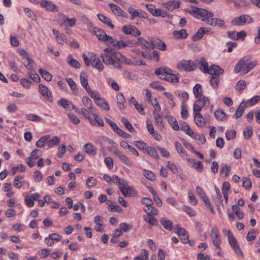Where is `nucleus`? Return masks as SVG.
I'll return each instance as SVG.
<instances>
[{"instance_id":"obj_30","label":"nucleus","mask_w":260,"mask_h":260,"mask_svg":"<svg viewBox=\"0 0 260 260\" xmlns=\"http://www.w3.org/2000/svg\"><path fill=\"white\" fill-rule=\"evenodd\" d=\"M98 17L102 22L107 24L111 28H114V25L112 24L111 20L109 18L105 16V15L102 14H99L98 15Z\"/></svg>"},{"instance_id":"obj_17","label":"nucleus","mask_w":260,"mask_h":260,"mask_svg":"<svg viewBox=\"0 0 260 260\" xmlns=\"http://www.w3.org/2000/svg\"><path fill=\"white\" fill-rule=\"evenodd\" d=\"M40 4L42 7L45 8L47 10L49 11L57 12L58 11L56 6L50 1L42 0Z\"/></svg>"},{"instance_id":"obj_2","label":"nucleus","mask_w":260,"mask_h":260,"mask_svg":"<svg viewBox=\"0 0 260 260\" xmlns=\"http://www.w3.org/2000/svg\"><path fill=\"white\" fill-rule=\"evenodd\" d=\"M257 64V61L250 56H245L240 59L235 67L234 71L238 73L242 71L245 74L248 73Z\"/></svg>"},{"instance_id":"obj_25","label":"nucleus","mask_w":260,"mask_h":260,"mask_svg":"<svg viewBox=\"0 0 260 260\" xmlns=\"http://www.w3.org/2000/svg\"><path fill=\"white\" fill-rule=\"evenodd\" d=\"M65 80L70 87L74 95H77L78 94V88L75 82L73 80L72 78H66Z\"/></svg>"},{"instance_id":"obj_49","label":"nucleus","mask_w":260,"mask_h":260,"mask_svg":"<svg viewBox=\"0 0 260 260\" xmlns=\"http://www.w3.org/2000/svg\"><path fill=\"white\" fill-rule=\"evenodd\" d=\"M146 150L150 156L157 159L159 158L156 150L154 148L148 146Z\"/></svg>"},{"instance_id":"obj_3","label":"nucleus","mask_w":260,"mask_h":260,"mask_svg":"<svg viewBox=\"0 0 260 260\" xmlns=\"http://www.w3.org/2000/svg\"><path fill=\"white\" fill-rule=\"evenodd\" d=\"M156 75L160 76V79L166 80L172 83H177L179 82V75H175L172 73V71L167 67H160L157 68L155 71Z\"/></svg>"},{"instance_id":"obj_36","label":"nucleus","mask_w":260,"mask_h":260,"mask_svg":"<svg viewBox=\"0 0 260 260\" xmlns=\"http://www.w3.org/2000/svg\"><path fill=\"white\" fill-rule=\"evenodd\" d=\"M175 145L177 151L181 156L184 157L186 156V152L185 150L183 149L180 143H179V142H176Z\"/></svg>"},{"instance_id":"obj_20","label":"nucleus","mask_w":260,"mask_h":260,"mask_svg":"<svg viewBox=\"0 0 260 260\" xmlns=\"http://www.w3.org/2000/svg\"><path fill=\"white\" fill-rule=\"evenodd\" d=\"M83 149L87 154L90 155L94 156L97 153V149L90 143L85 144L83 146Z\"/></svg>"},{"instance_id":"obj_35","label":"nucleus","mask_w":260,"mask_h":260,"mask_svg":"<svg viewBox=\"0 0 260 260\" xmlns=\"http://www.w3.org/2000/svg\"><path fill=\"white\" fill-rule=\"evenodd\" d=\"M76 19L75 18H67L63 20L61 25L66 26L72 27L76 24Z\"/></svg>"},{"instance_id":"obj_21","label":"nucleus","mask_w":260,"mask_h":260,"mask_svg":"<svg viewBox=\"0 0 260 260\" xmlns=\"http://www.w3.org/2000/svg\"><path fill=\"white\" fill-rule=\"evenodd\" d=\"M154 47L157 48L159 50L165 51L167 47L165 43L159 39L153 40L152 41V44L151 45V49H152Z\"/></svg>"},{"instance_id":"obj_1","label":"nucleus","mask_w":260,"mask_h":260,"mask_svg":"<svg viewBox=\"0 0 260 260\" xmlns=\"http://www.w3.org/2000/svg\"><path fill=\"white\" fill-rule=\"evenodd\" d=\"M101 57L103 62L107 65H112L116 69H121L120 63H127V59L121 53L115 51L113 56L106 54H101Z\"/></svg>"},{"instance_id":"obj_58","label":"nucleus","mask_w":260,"mask_h":260,"mask_svg":"<svg viewBox=\"0 0 260 260\" xmlns=\"http://www.w3.org/2000/svg\"><path fill=\"white\" fill-rule=\"evenodd\" d=\"M167 167L170 169L174 174H176L178 172V170L177 166L173 163L170 161L167 162Z\"/></svg>"},{"instance_id":"obj_23","label":"nucleus","mask_w":260,"mask_h":260,"mask_svg":"<svg viewBox=\"0 0 260 260\" xmlns=\"http://www.w3.org/2000/svg\"><path fill=\"white\" fill-rule=\"evenodd\" d=\"M194 119L196 123L199 127H202L205 124V120L203 116L198 112H194Z\"/></svg>"},{"instance_id":"obj_59","label":"nucleus","mask_w":260,"mask_h":260,"mask_svg":"<svg viewBox=\"0 0 260 260\" xmlns=\"http://www.w3.org/2000/svg\"><path fill=\"white\" fill-rule=\"evenodd\" d=\"M135 144L138 148L142 150H146L148 147L146 143L141 141L135 142Z\"/></svg>"},{"instance_id":"obj_46","label":"nucleus","mask_w":260,"mask_h":260,"mask_svg":"<svg viewBox=\"0 0 260 260\" xmlns=\"http://www.w3.org/2000/svg\"><path fill=\"white\" fill-rule=\"evenodd\" d=\"M144 210L149 216L156 215L158 214V210L152 206L144 209Z\"/></svg>"},{"instance_id":"obj_45","label":"nucleus","mask_w":260,"mask_h":260,"mask_svg":"<svg viewBox=\"0 0 260 260\" xmlns=\"http://www.w3.org/2000/svg\"><path fill=\"white\" fill-rule=\"evenodd\" d=\"M138 43L140 45L145 47V48L151 49V45L152 44V41H151V42H149L142 38H139Z\"/></svg>"},{"instance_id":"obj_54","label":"nucleus","mask_w":260,"mask_h":260,"mask_svg":"<svg viewBox=\"0 0 260 260\" xmlns=\"http://www.w3.org/2000/svg\"><path fill=\"white\" fill-rule=\"evenodd\" d=\"M24 12L25 13L26 15L29 18L33 19V20H36L37 19V17L36 15L30 9L27 8H24Z\"/></svg>"},{"instance_id":"obj_26","label":"nucleus","mask_w":260,"mask_h":260,"mask_svg":"<svg viewBox=\"0 0 260 260\" xmlns=\"http://www.w3.org/2000/svg\"><path fill=\"white\" fill-rule=\"evenodd\" d=\"M174 38L177 39H184L187 37V34L185 29H182L179 31L175 30L173 32Z\"/></svg>"},{"instance_id":"obj_9","label":"nucleus","mask_w":260,"mask_h":260,"mask_svg":"<svg viewBox=\"0 0 260 260\" xmlns=\"http://www.w3.org/2000/svg\"><path fill=\"white\" fill-rule=\"evenodd\" d=\"M210 236L213 244L219 249H220V245L221 238L219 235V231L217 228L214 227L211 231Z\"/></svg>"},{"instance_id":"obj_38","label":"nucleus","mask_w":260,"mask_h":260,"mask_svg":"<svg viewBox=\"0 0 260 260\" xmlns=\"http://www.w3.org/2000/svg\"><path fill=\"white\" fill-rule=\"evenodd\" d=\"M57 104L58 105L62 107L63 108L71 110V103L64 99H61L58 101Z\"/></svg>"},{"instance_id":"obj_39","label":"nucleus","mask_w":260,"mask_h":260,"mask_svg":"<svg viewBox=\"0 0 260 260\" xmlns=\"http://www.w3.org/2000/svg\"><path fill=\"white\" fill-rule=\"evenodd\" d=\"M60 139L58 137L55 136L52 139L47 141V145L49 147H51L53 146L57 145L59 144Z\"/></svg>"},{"instance_id":"obj_27","label":"nucleus","mask_w":260,"mask_h":260,"mask_svg":"<svg viewBox=\"0 0 260 260\" xmlns=\"http://www.w3.org/2000/svg\"><path fill=\"white\" fill-rule=\"evenodd\" d=\"M193 92L196 98H201V97H205L203 94L202 88L201 85L197 84L193 88Z\"/></svg>"},{"instance_id":"obj_32","label":"nucleus","mask_w":260,"mask_h":260,"mask_svg":"<svg viewBox=\"0 0 260 260\" xmlns=\"http://www.w3.org/2000/svg\"><path fill=\"white\" fill-rule=\"evenodd\" d=\"M50 137V135H46L41 137L37 142L36 146L39 148L43 147L45 146V144H47V141L49 140Z\"/></svg>"},{"instance_id":"obj_52","label":"nucleus","mask_w":260,"mask_h":260,"mask_svg":"<svg viewBox=\"0 0 260 260\" xmlns=\"http://www.w3.org/2000/svg\"><path fill=\"white\" fill-rule=\"evenodd\" d=\"M149 86L152 88L160 91H164L165 90V87L161 86L158 81H154L150 83Z\"/></svg>"},{"instance_id":"obj_18","label":"nucleus","mask_w":260,"mask_h":260,"mask_svg":"<svg viewBox=\"0 0 260 260\" xmlns=\"http://www.w3.org/2000/svg\"><path fill=\"white\" fill-rule=\"evenodd\" d=\"M116 156H117L121 161L128 166H133V163L130 159L125 155L122 154L119 151L114 150L113 152Z\"/></svg>"},{"instance_id":"obj_60","label":"nucleus","mask_w":260,"mask_h":260,"mask_svg":"<svg viewBox=\"0 0 260 260\" xmlns=\"http://www.w3.org/2000/svg\"><path fill=\"white\" fill-rule=\"evenodd\" d=\"M202 200L205 203V206H207L209 208V209L211 212V213L213 214H214V210L213 209V208L211 204L210 203V202L209 201L208 198L207 197H206V198L202 199Z\"/></svg>"},{"instance_id":"obj_10","label":"nucleus","mask_w":260,"mask_h":260,"mask_svg":"<svg viewBox=\"0 0 260 260\" xmlns=\"http://www.w3.org/2000/svg\"><path fill=\"white\" fill-rule=\"evenodd\" d=\"M122 31L126 35H131L135 37L139 36L141 34L140 31L135 26L131 25H126L122 27Z\"/></svg>"},{"instance_id":"obj_47","label":"nucleus","mask_w":260,"mask_h":260,"mask_svg":"<svg viewBox=\"0 0 260 260\" xmlns=\"http://www.w3.org/2000/svg\"><path fill=\"white\" fill-rule=\"evenodd\" d=\"M121 122L124 124V126L129 130L130 132H133L135 131V128L126 118L123 117L121 119Z\"/></svg>"},{"instance_id":"obj_62","label":"nucleus","mask_w":260,"mask_h":260,"mask_svg":"<svg viewBox=\"0 0 260 260\" xmlns=\"http://www.w3.org/2000/svg\"><path fill=\"white\" fill-rule=\"evenodd\" d=\"M68 117L70 121L75 124H78L80 121L79 119L77 117V116L72 113H69L68 114Z\"/></svg>"},{"instance_id":"obj_29","label":"nucleus","mask_w":260,"mask_h":260,"mask_svg":"<svg viewBox=\"0 0 260 260\" xmlns=\"http://www.w3.org/2000/svg\"><path fill=\"white\" fill-rule=\"evenodd\" d=\"M117 104L120 109H124L125 108V99L121 93H118L116 96Z\"/></svg>"},{"instance_id":"obj_55","label":"nucleus","mask_w":260,"mask_h":260,"mask_svg":"<svg viewBox=\"0 0 260 260\" xmlns=\"http://www.w3.org/2000/svg\"><path fill=\"white\" fill-rule=\"evenodd\" d=\"M144 220L152 225H155L157 224L156 219L153 217V216L147 215L144 218Z\"/></svg>"},{"instance_id":"obj_43","label":"nucleus","mask_w":260,"mask_h":260,"mask_svg":"<svg viewBox=\"0 0 260 260\" xmlns=\"http://www.w3.org/2000/svg\"><path fill=\"white\" fill-rule=\"evenodd\" d=\"M68 63L72 67L76 69H79L80 67V63L76 59L72 58L71 55H69L68 57Z\"/></svg>"},{"instance_id":"obj_6","label":"nucleus","mask_w":260,"mask_h":260,"mask_svg":"<svg viewBox=\"0 0 260 260\" xmlns=\"http://www.w3.org/2000/svg\"><path fill=\"white\" fill-rule=\"evenodd\" d=\"M253 21V19L248 15H242L232 20L231 23L233 25L240 26L246 23H250Z\"/></svg>"},{"instance_id":"obj_14","label":"nucleus","mask_w":260,"mask_h":260,"mask_svg":"<svg viewBox=\"0 0 260 260\" xmlns=\"http://www.w3.org/2000/svg\"><path fill=\"white\" fill-rule=\"evenodd\" d=\"M112 12L115 15L119 16H121L123 18H127L128 15L125 13L119 6L114 4H109Z\"/></svg>"},{"instance_id":"obj_12","label":"nucleus","mask_w":260,"mask_h":260,"mask_svg":"<svg viewBox=\"0 0 260 260\" xmlns=\"http://www.w3.org/2000/svg\"><path fill=\"white\" fill-rule=\"evenodd\" d=\"M40 93L48 101L52 102V95L48 88L45 85L41 84L39 86Z\"/></svg>"},{"instance_id":"obj_44","label":"nucleus","mask_w":260,"mask_h":260,"mask_svg":"<svg viewBox=\"0 0 260 260\" xmlns=\"http://www.w3.org/2000/svg\"><path fill=\"white\" fill-rule=\"evenodd\" d=\"M160 222L164 228L167 230L171 231L172 229V223L170 220H166L165 218L160 219Z\"/></svg>"},{"instance_id":"obj_4","label":"nucleus","mask_w":260,"mask_h":260,"mask_svg":"<svg viewBox=\"0 0 260 260\" xmlns=\"http://www.w3.org/2000/svg\"><path fill=\"white\" fill-rule=\"evenodd\" d=\"M200 64L201 65L200 69L204 73H208L209 74H222L224 72V70L218 66L213 64L209 67L208 63L204 58L201 59Z\"/></svg>"},{"instance_id":"obj_48","label":"nucleus","mask_w":260,"mask_h":260,"mask_svg":"<svg viewBox=\"0 0 260 260\" xmlns=\"http://www.w3.org/2000/svg\"><path fill=\"white\" fill-rule=\"evenodd\" d=\"M26 66V68L27 69V74L31 73L35 71V66H36L35 62L32 59H28V63Z\"/></svg>"},{"instance_id":"obj_57","label":"nucleus","mask_w":260,"mask_h":260,"mask_svg":"<svg viewBox=\"0 0 260 260\" xmlns=\"http://www.w3.org/2000/svg\"><path fill=\"white\" fill-rule=\"evenodd\" d=\"M183 210L190 216H194L196 214L195 211L190 207L184 205L182 207Z\"/></svg>"},{"instance_id":"obj_51","label":"nucleus","mask_w":260,"mask_h":260,"mask_svg":"<svg viewBox=\"0 0 260 260\" xmlns=\"http://www.w3.org/2000/svg\"><path fill=\"white\" fill-rule=\"evenodd\" d=\"M111 183H116L118 185L119 187L120 185H122L125 180L120 179L117 176L113 175L111 178Z\"/></svg>"},{"instance_id":"obj_13","label":"nucleus","mask_w":260,"mask_h":260,"mask_svg":"<svg viewBox=\"0 0 260 260\" xmlns=\"http://www.w3.org/2000/svg\"><path fill=\"white\" fill-rule=\"evenodd\" d=\"M90 31L93 33L100 40L103 42H106L109 37L104 31L98 27H93Z\"/></svg>"},{"instance_id":"obj_8","label":"nucleus","mask_w":260,"mask_h":260,"mask_svg":"<svg viewBox=\"0 0 260 260\" xmlns=\"http://www.w3.org/2000/svg\"><path fill=\"white\" fill-rule=\"evenodd\" d=\"M178 69L185 71H193L196 66L192 61L182 60L177 63Z\"/></svg>"},{"instance_id":"obj_61","label":"nucleus","mask_w":260,"mask_h":260,"mask_svg":"<svg viewBox=\"0 0 260 260\" xmlns=\"http://www.w3.org/2000/svg\"><path fill=\"white\" fill-rule=\"evenodd\" d=\"M144 175L148 179L150 180H154L155 178V176L152 172L148 170L144 171Z\"/></svg>"},{"instance_id":"obj_7","label":"nucleus","mask_w":260,"mask_h":260,"mask_svg":"<svg viewBox=\"0 0 260 260\" xmlns=\"http://www.w3.org/2000/svg\"><path fill=\"white\" fill-rule=\"evenodd\" d=\"M197 99L198 100L194 103L193 107L194 112H200L204 106L209 105L210 101L207 97L205 96Z\"/></svg>"},{"instance_id":"obj_28","label":"nucleus","mask_w":260,"mask_h":260,"mask_svg":"<svg viewBox=\"0 0 260 260\" xmlns=\"http://www.w3.org/2000/svg\"><path fill=\"white\" fill-rule=\"evenodd\" d=\"M212 76L210 79V84L211 86L214 89H217L219 83V75L220 74H211Z\"/></svg>"},{"instance_id":"obj_53","label":"nucleus","mask_w":260,"mask_h":260,"mask_svg":"<svg viewBox=\"0 0 260 260\" xmlns=\"http://www.w3.org/2000/svg\"><path fill=\"white\" fill-rule=\"evenodd\" d=\"M252 186V183L249 178L244 177L243 178V187L245 189H250Z\"/></svg>"},{"instance_id":"obj_50","label":"nucleus","mask_w":260,"mask_h":260,"mask_svg":"<svg viewBox=\"0 0 260 260\" xmlns=\"http://www.w3.org/2000/svg\"><path fill=\"white\" fill-rule=\"evenodd\" d=\"M245 107V104L243 103H241L238 108L236 110L235 113V116L238 118L240 117L243 113L244 111V107Z\"/></svg>"},{"instance_id":"obj_42","label":"nucleus","mask_w":260,"mask_h":260,"mask_svg":"<svg viewBox=\"0 0 260 260\" xmlns=\"http://www.w3.org/2000/svg\"><path fill=\"white\" fill-rule=\"evenodd\" d=\"M169 123L172 125V128L175 131H178L180 129V126L175 118L171 116L169 118Z\"/></svg>"},{"instance_id":"obj_22","label":"nucleus","mask_w":260,"mask_h":260,"mask_svg":"<svg viewBox=\"0 0 260 260\" xmlns=\"http://www.w3.org/2000/svg\"><path fill=\"white\" fill-rule=\"evenodd\" d=\"M163 5L168 10L173 11L179 7L180 2L176 1H169L163 4Z\"/></svg>"},{"instance_id":"obj_34","label":"nucleus","mask_w":260,"mask_h":260,"mask_svg":"<svg viewBox=\"0 0 260 260\" xmlns=\"http://www.w3.org/2000/svg\"><path fill=\"white\" fill-rule=\"evenodd\" d=\"M188 161L190 163H193V167L194 169L198 170L200 172H202L203 166L201 161H197L196 160L191 158H188Z\"/></svg>"},{"instance_id":"obj_40","label":"nucleus","mask_w":260,"mask_h":260,"mask_svg":"<svg viewBox=\"0 0 260 260\" xmlns=\"http://www.w3.org/2000/svg\"><path fill=\"white\" fill-rule=\"evenodd\" d=\"M214 116L218 120L223 121L227 115L222 110H217L214 112Z\"/></svg>"},{"instance_id":"obj_63","label":"nucleus","mask_w":260,"mask_h":260,"mask_svg":"<svg viewBox=\"0 0 260 260\" xmlns=\"http://www.w3.org/2000/svg\"><path fill=\"white\" fill-rule=\"evenodd\" d=\"M26 118L27 119L34 121H40L42 120V118L34 114H29L27 115Z\"/></svg>"},{"instance_id":"obj_15","label":"nucleus","mask_w":260,"mask_h":260,"mask_svg":"<svg viewBox=\"0 0 260 260\" xmlns=\"http://www.w3.org/2000/svg\"><path fill=\"white\" fill-rule=\"evenodd\" d=\"M91 64L93 68L96 69L99 72L103 70L104 66L101 62L100 58L96 55L90 57Z\"/></svg>"},{"instance_id":"obj_31","label":"nucleus","mask_w":260,"mask_h":260,"mask_svg":"<svg viewBox=\"0 0 260 260\" xmlns=\"http://www.w3.org/2000/svg\"><path fill=\"white\" fill-rule=\"evenodd\" d=\"M95 103L98 106L105 110H109L110 109L109 105L108 103L101 98H99Z\"/></svg>"},{"instance_id":"obj_19","label":"nucleus","mask_w":260,"mask_h":260,"mask_svg":"<svg viewBox=\"0 0 260 260\" xmlns=\"http://www.w3.org/2000/svg\"><path fill=\"white\" fill-rule=\"evenodd\" d=\"M80 80L81 85L87 92H89L90 87L88 85V76L85 72H82L80 76Z\"/></svg>"},{"instance_id":"obj_37","label":"nucleus","mask_w":260,"mask_h":260,"mask_svg":"<svg viewBox=\"0 0 260 260\" xmlns=\"http://www.w3.org/2000/svg\"><path fill=\"white\" fill-rule=\"evenodd\" d=\"M82 102L84 106L88 109H91L92 112H94L95 110L92 109V103L91 100L86 96H84L82 98Z\"/></svg>"},{"instance_id":"obj_24","label":"nucleus","mask_w":260,"mask_h":260,"mask_svg":"<svg viewBox=\"0 0 260 260\" xmlns=\"http://www.w3.org/2000/svg\"><path fill=\"white\" fill-rule=\"evenodd\" d=\"M129 103L133 104L135 108L140 114L142 115H145V113L143 108L141 105L138 104L137 100L134 96L131 97L129 100Z\"/></svg>"},{"instance_id":"obj_41","label":"nucleus","mask_w":260,"mask_h":260,"mask_svg":"<svg viewBox=\"0 0 260 260\" xmlns=\"http://www.w3.org/2000/svg\"><path fill=\"white\" fill-rule=\"evenodd\" d=\"M39 73L42 77L46 81H50L51 80L52 76L48 72L46 71L43 69H40Z\"/></svg>"},{"instance_id":"obj_5","label":"nucleus","mask_w":260,"mask_h":260,"mask_svg":"<svg viewBox=\"0 0 260 260\" xmlns=\"http://www.w3.org/2000/svg\"><path fill=\"white\" fill-rule=\"evenodd\" d=\"M191 15L196 14L200 16L202 18H210L213 17L214 14L212 12L209 11L203 8L193 7L191 10L187 11Z\"/></svg>"},{"instance_id":"obj_33","label":"nucleus","mask_w":260,"mask_h":260,"mask_svg":"<svg viewBox=\"0 0 260 260\" xmlns=\"http://www.w3.org/2000/svg\"><path fill=\"white\" fill-rule=\"evenodd\" d=\"M204 34H205V27L200 28L198 32L192 36V40L197 41L200 40L203 37Z\"/></svg>"},{"instance_id":"obj_16","label":"nucleus","mask_w":260,"mask_h":260,"mask_svg":"<svg viewBox=\"0 0 260 260\" xmlns=\"http://www.w3.org/2000/svg\"><path fill=\"white\" fill-rule=\"evenodd\" d=\"M175 233L180 237L182 243H187L189 242L188 235L185 229L180 228H176Z\"/></svg>"},{"instance_id":"obj_11","label":"nucleus","mask_w":260,"mask_h":260,"mask_svg":"<svg viewBox=\"0 0 260 260\" xmlns=\"http://www.w3.org/2000/svg\"><path fill=\"white\" fill-rule=\"evenodd\" d=\"M119 189L125 197L127 196H132L134 190L133 187H130L128 185L127 182L125 180H124V182L122 183V185H120Z\"/></svg>"},{"instance_id":"obj_56","label":"nucleus","mask_w":260,"mask_h":260,"mask_svg":"<svg viewBox=\"0 0 260 260\" xmlns=\"http://www.w3.org/2000/svg\"><path fill=\"white\" fill-rule=\"evenodd\" d=\"M86 184L89 188L92 187L96 185V180L92 177H90L86 180Z\"/></svg>"},{"instance_id":"obj_64","label":"nucleus","mask_w":260,"mask_h":260,"mask_svg":"<svg viewBox=\"0 0 260 260\" xmlns=\"http://www.w3.org/2000/svg\"><path fill=\"white\" fill-rule=\"evenodd\" d=\"M56 39L58 43L63 44L66 41V37L63 34H59L56 36Z\"/></svg>"}]
</instances>
